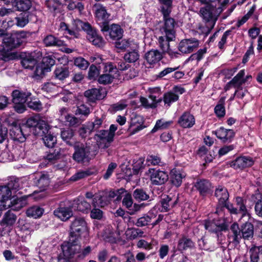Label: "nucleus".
Masks as SVG:
<instances>
[{"label":"nucleus","mask_w":262,"mask_h":262,"mask_svg":"<svg viewBox=\"0 0 262 262\" xmlns=\"http://www.w3.org/2000/svg\"><path fill=\"white\" fill-rule=\"evenodd\" d=\"M95 15L98 23L101 27V30L104 33L106 39L110 41L115 40V25H109L110 14L105 8L101 5L98 4L94 6Z\"/></svg>","instance_id":"nucleus-1"},{"label":"nucleus","mask_w":262,"mask_h":262,"mask_svg":"<svg viewBox=\"0 0 262 262\" xmlns=\"http://www.w3.org/2000/svg\"><path fill=\"white\" fill-rule=\"evenodd\" d=\"M85 197L88 199H92V204L94 207H103L107 205L115 197V191L105 190L94 195L91 192H88L85 193Z\"/></svg>","instance_id":"nucleus-2"},{"label":"nucleus","mask_w":262,"mask_h":262,"mask_svg":"<svg viewBox=\"0 0 262 262\" xmlns=\"http://www.w3.org/2000/svg\"><path fill=\"white\" fill-rule=\"evenodd\" d=\"M223 11L222 7L216 8L214 2H212L210 4H207L200 8V15L204 21L214 25Z\"/></svg>","instance_id":"nucleus-3"},{"label":"nucleus","mask_w":262,"mask_h":262,"mask_svg":"<svg viewBox=\"0 0 262 262\" xmlns=\"http://www.w3.org/2000/svg\"><path fill=\"white\" fill-rule=\"evenodd\" d=\"M61 249L63 258L67 260L78 258V255L81 250V245L79 239L69 237L67 242L61 245Z\"/></svg>","instance_id":"nucleus-4"},{"label":"nucleus","mask_w":262,"mask_h":262,"mask_svg":"<svg viewBox=\"0 0 262 262\" xmlns=\"http://www.w3.org/2000/svg\"><path fill=\"white\" fill-rule=\"evenodd\" d=\"M3 122L10 126V135L14 140L23 142L26 140V134L20 126L19 121L10 116L4 118Z\"/></svg>","instance_id":"nucleus-5"},{"label":"nucleus","mask_w":262,"mask_h":262,"mask_svg":"<svg viewBox=\"0 0 262 262\" xmlns=\"http://www.w3.org/2000/svg\"><path fill=\"white\" fill-rule=\"evenodd\" d=\"M11 194V190L7 185L0 186V202L5 203L3 206L5 208H11L13 210H18L23 207V203L20 199H14L7 204Z\"/></svg>","instance_id":"nucleus-6"},{"label":"nucleus","mask_w":262,"mask_h":262,"mask_svg":"<svg viewBox=\"0 0 262 262\" xmlns=\"http://www.w3.org/2000/svg\"><path fill=\"white\" fill-rule=\"evenodd\" d=\"M26 126L29 128H33L34 134L37 136H43L50 129V126L45 121L41 119L39 115H35L28 119Z\"/></svg>","instance_id":"nucleus-7"},{"label":"nucleus","mask_w":262,"mask_h":262,"mask_svg":"<svg viewBox=\"0 0 262 262\" xmlns=\"http://www.w3.org/2000/svg\"><path fill=\"white\" fill-rule=\"evenodd\" d=\"M115 135V125L112 124L110 131L102 130L96 134L94 139L99 148L108 147L113 141Z\"/></svg>","instance_id":"nucleus-8"},{"label":"nucleus","mask_w":262,"mask_h":262,"mask_svg":"<svg viewBox=\"0 0 262 262\" xmlns=\"http://www.w3.org/2000/svg\"><path fill=\"white\" fill-rule=\"evenodd\" d=\"M87 223L84 218L77 217L71 222L69 237L79 239L81 234L87 231Z\"/></svg>","instance_id":"nucleus-9"},{"label":"nucleus","mask_w":262,"mask_h":262,"mask_svg":"<svg viewBox=\"0 0 262 262\" xmlns=\"http://www.w3.org/2000/svg\"><path fill=\"white\" fill-rule=\"evenodd\" d=\"M164 24L161 27L160 31L162 35L165 36L169 40H174L176 37L175 27L177 23L175 20L169 17V15L163 16Z\"/></svg>","instance_id":"nucleus-10"},{"label":"nucleus","mask_w":262,"mask_h":262,"mask_svg":"<svg viewBox=\"0 0 262 262\" xmlns=\"http://www.w3.org/2000/svg\"><path fill=\"white\" fill-rule=\"evenodd\" d=\"M246 201L241 197L235 198L236 207H234L232 204H227L226 208L232 214H241L242 217L247 220L250 218V213L246 206Z\"/></svg>","instance_id":"nucleus-11"},{"label":"nucleus","mask_w":262,"mask_h":262,"mask_svg":"<svg viewBox=\"0 0 262 262\" xmlns=\"http://www.w3.org/2000/svg\"><path fill=\"white\" fill-rule=\"evenodd\" d=\"M73 145L75 152L73 155V158L75 161L82 162L91 159L90 146L80 142H76Z\"/></svg>","instance_id":"nucleus-12"},{"label":"nucleus","mask_w":262,"mask_h":262,"mask_svg":"<svg viewBox=\"0 0 262 262\" xmlns=\"http://www.w3.org/2000/svg\"><path fill=\"white\" fill-rule=\"evenodd\" d=\"M123 30L120 26L116 25V49L117 52H123L128 50L131 46L132 43H135L136 42L132 40L122 39Z\"/></svg>","instance_id":"nucleus-13"},{"label":"nucleus","mask_w":262,"mask_h":262,"mask_svg":"<svg viewBox=\"0 0 262 262\" xmlns=\"http://www.w3.org/2000/svg\"><path fill=\"white\" fill-rule=\"evenodd\" d=\"M199 46V42L195 38L182 40L178 46L180 52L184 54H189L195 50Z\"/></svg>","instance_id":"nucleus-14"},{"label":"nucleus","mask_w":262,"mask_h":262,"mask_svg":"<svg viewBox=\"0 0 262 262\" xmlns=\"http://www.w3.org/2000/svg\"><path fill=\"white\" fill-rule=\"evenodd\" d=\"M148 171L150 173V180L154 185H162L168 179V174L164 171L149 168Z\"/></svg>","instance_id":"nucleus-15"},{"label":"nucleus","mask_w":262,"mask_h":262,"mask_svg":"<svg viewBox=\"0 0 262 262\" xmlns=\"http://www.w3.org/2000/svg\"><path fill=\"white\" fill-rule=\"evenodd\" d=\"M215 196L218 200V207L216 210V213H217L220 207L221 208L224 207L226 208V205L229 204V203H227L229 198V193L225 187L222 186H219L215 189Z\"/></svg>","instance_id":"nucleus-16"},{"label":"nucleus","mask_w":262,"mask_h":262,"mask_svg":"<svg viewBox=\"0 0 262 262\" xmlns=\"http://www.w3.org/2000/svg\"><path fill=\"white\" fill-rule=\"evenodd\" d=\"M194 116L188 112H184L179 118L177 123L182 128L192 127L195 124Z\"/></svg>","instance_id":"nucleus-17"},{"label":"nucleus","mask_w":262,"mask_h":262,"mask_svg":"<svg viewBox=\"0 0 262 262\" xmlns=\"http://www.w3.org/2000/svg\"><path fill=\"white\" fill-rule=\"evenodd\" d=\"M254 164V160L251 157L248 156H243L237 158L233 161L231 166L234 169H243L247 167H250Z\"/></svg>","instance_id":"nucleus-18"},{"label":"nucleus","mask_w":262,"mask_h":262,"mask_svg":"<svg viewBox=\"0 0 262 262\" xmlns=\"http://www.w3.org/2000/svg\"><path fill=\"white\" fill-rule=\"evenodd\" d=\"M139 44L137 42L132 43L128 52L124 56V60L129 63L136 62L139 58Z\"/></svg>","instance_id":"nucleus-19"},{"label":"nucleus","mask_w":262,"mask_h":262,"mask_svg":"<svg viewBox=\"0 0 262 262\" xmlns=\"http://www.w3.org/2000/svg\"><path fill=\"white\" fill-rule=\"evenodd\" d=\"M28 23V15L26 13H21L15 17L14 19L8 20L7 22L8 27L16 25L19 28L24 27Z\"/></svg>","instance_id":"nucleus-20"},{"label":"nucleus","mask_w":262,"mask_h":262,"mask_svg":"<svg viewBox=\"0 0 262 262\" xmlns=\"http://www.w3.org/2000/svg\"><path fill=\"white\" fill-rule=\"evenodd\" d=\"M173 40H169L165 35L160 36L158 39L159 46L164 53H167L171 57H177L179 54L173 52L169 48V41Z\"/></svg>","instance_id":"nucleus-21"},{"label":"nucleus","mask_w":262,"mask_h":262,"mask_svg":"<svg viewBox=\"0 0 262 262\" xmlns=\"http://www.w3.org/2000/svg\"><path fill=\"white\" fill-rule=\"evenodd\" d=\"M54 214L62 221H67L73 216L72 208L70 207H60L54 211Z\"/></svg>","instance_id":"nucleus-22"},{"label":"nucleus","mask_w":262,"mask_h":262,"mask_svg":"<svg viewBox=\"0 0 262 262\" xmlns=\"http://www.w3.org/2000/svg\"><path fill=\"white\" fill-rule=\"evenodd\" d=\"M242 238L241 230L236 223H233L230 227L229 238L230 242L238 244Z\"/></svg>","instance_id":"nucleus-23"},{"label":"nucleus","mask_w":262,"mask_h":262,"mask_svg":"<svg viewBox=\"0 0 262 262\" xmlns=\"http://www.w3.org/2000/svg\"><path fill=\"white\" fill-rule=\"evenodd\" d=\"M87 31V39L95 46L100 47L103 46V40L96 31V30L91 28Z\"/></svg>","instance_id":"nucleus-24"},{"label":"nucleus","mask_w":262,"mask_h":262,"mask_svg":"<svg viewBox=\"0 0 262 262\" xmlns=\"http://www.w3.org/2000/svg\"><path fill=\"white\" fill-rule=\"evenodd\" d=\"M156 216L157 212L156 210H151L146 214L139 218L135 223V225L140 227L147 226L149 223L151 222L153 219L156 218Z\"/></svg>","instance_id":"nucleus-25"},{"label":"nucleus","mask_w":262,"mask_h":262,"mask_svg":"<svg viewBox=\"0 0 262 262\" xmlns=\"http://www.w3.org/2000/svg\"><path fill=\"white\" fill-rule=\"evenodd\" d=\"M106 92L103 88H93L84 92V96L87 98H104Z\"/></svg>","instance_id":"nucleus-26"},{"label":"nucleus","mask_w":262,"mask_h":262,"mask_svg":"<svg viewBox=\"0 0 262 262\" xmlns=\"http://www.w3.org/2000/svg\"><path fill=\"white\" fill-rule=\"evenodd\" d=\"M162 53L157 50H151L145 55V58L150 64L158 63L162 58Z\"/></svg>","instance_id":"nucleus-27"},{"label":"nucleus","mask_w":262,"mask_h":262,"mask_svg":"<svg viewBox=\"0 0 262 262\" xmlns=\"http://www.w3.org/2000/svg\"><path fill=\"white\" fill-rule=\"evenodd\" d=\"M216 137L222 140L223 142L231 141L234 136V132L232 129H227L220 127L215 132Z\"/></svg>","instance_id":"nucleus-28"},{"label":"nucleus","mask_w":262,"mask_h":262,"mask_svg":"<svg viewBox=\"0 0 262 262\" xmlns=\"http://www.w3.org/2000/svg\"><path fill=\"white\" fill-rule=\"evenodd\" d=\"M142 118L140 116H137L132 119L129 127V130L132 134H135L145 127L143 125Z\"/></svg>","instance_id":"nucleus-29"},{"label":"nucleus","mask_w":262,"mask_h":262,"mask_svg":"<svg viewBox=\"0 0 262 262\" xmlns=\"http://www.w3.org/2000/svg\"><path fill=\"white\" fill-rule=\"evenodd\" d=\"M43 43L47 47H61L64 45V41L53 35H48L43 39Z\"/></svg>","instance_id":"nucleus-30"},{"label":"nucleus","mask_w":262,"mask_h":262,"mask_svg":"<svg viewBox=\"0 0 262 262\" xmlns=\"http://www.w3.org/2000/svg\"><path fill=\"white\" fill-rule=\"evenodd\" d=\"M194 247V244L190 238L183 236L179 240L178 249L180 251L191 249Z\"/></svg>","instance_id":"nucleus-31"},{"label":"nucleus","mask_w":262,"mask_h":262,"mask_svg":"<svg viewBox=\"0 0 262 262\" xmlns=\"http://www.w3.org/2000/svg\"><path fill=\"white\" fill-rule=\"evenodd\" d=\"M245 72L244 70H241L238 74L227 84V86H233L234 88H239L244 83V76Z\"/></svg>","instance_id":"nucleus-32"},{"label":"nucleus","mask_w":262,"mask_h":262,"mask_svg":"<svg viewBox=\"0 0 262 262\" xmlns=\"http://www.w3.org/2000/svg\"><path fill=\"white\" fill-rule=\"evenodd\" d=\"M20 43L15 36H7L3 39V43L7 47V50H11L18 47Z\"/></svg>","instance_id":"nucleus-33"},{"label":"nucleus","mask_w":262,"mask_h":262,"mask_svg":"<svg viewBox=\"0 0 262 262\" xmlns=\"http://www.w3.org/2000/svg\"><path fill=\"white\" fill-rule=\"evenodd\" d=\"M249 253L251 261L258 262L259 255L262 254V246H256L255 244H252Z\"/></svg>","instance_id":"nucleus-34"},{"label":"nucleus","mask_w":262,"mask_h":262,"mask_svg":"<svg viewBox=\"0 0 262 262\" xmlns=\"http://www.w3.org/2000/svg\"><path fill=\"white\" fill-rule=\"evenodd\" d=\"M241 232L242 238L245 239H249L253 236V226L249 222H246L243 226H242Z\"/></svg>","instance_id":"nucleus-35"},{"label":"nucleus","mask_w":262,"mask_h":262,"mask_svg":"<svg viewBox=\"0 0 262 262\" xmlns=\"http://www.w3.org/2000/svg\"><path fill=\"white\" fill-rule=\"evenodd\" d=\"M252 200L255 202V210L259 216H262V194L256 192L252 196Z\"/></svg>","instance_id":"nucleus-36"},{"label":"nucleus","mask_w":262,"mask_h":262,"mask_svg":"<svg viewBox=\"0 0 262 262\" xmlns=\"http://www.w3.org/2000/svg\"><path fill=\"white\" fill-rule=\"evenodd\" d=\"M44 212V209L38 206H33L28 208L26 211L28 216L35 219L40 217Z\"/></svg>","instance_id":"nucleus-37"},{"label":"nucleus","mask_w":262,"mask_h":262,"mask_svg":"<svg viewBox=\"0 0 262 262\" xmlns=\"http://www.w3.org/2000/svg\"><path fill=\"white\" fill-rule=\"evenodd\" d=\"M28 99H10L13 102V107L16 112L22 113L26 110V104Z\"/></svg>","instance_id":"nucleus-38"},{"label":"nucleus","mask_w":262,"mask_h":262,"mask_svg":"<svg viewBox=\"0 0 262 262\" xmlns=\"http://www.w3.org/2000/svg\"><path fill=\"white\" fill-rule=\"evenodd\" d=\"M73 205H76L77 210L82 212L90 209L91 207L90 204L82 198L75 200Z\"/></svg>","instance_id":"nucleus-39"},{"label":"nucleus","mask_w":262,"mask_h":262,"mask_svg":"<svg viewBox=\"0 0 262 262\" xmlns=\"http://www.w3.org/2000/svg\"><path fill=\"white\" fill-rule=\"evenodd\" d=\"M195 187L202 195H204L210 187V183L206 180H201L196 182Z\"/></svg>","instance_id":"nucleus-40"},{"label":"nucleus","mask_w":262,"mask_h":262,"mask_svg":"<svg viewBox=\"0 0 262 262\" xmlns=\"http://www.w3.org/2000/svg\"><path fill=\"white\" fill-rule=\"evenodd\" d=\"M32 3L30 0H17L13 5L18 11H26L31 7Z\"/></svg>","instance_id":"nucleus-41"},{"label":"nucleus","mask_w":262,"mask_h":262,"mask_svg":"<svg viewBox=\"0 0 262 262\" xmlns=\"http://www.w3.org/2000/svg\"><path fill=\"white\" fill-rule=\"evenodd\" d=\"M160 4L162 5L161 7L162 13L163 16L169 15L171 12L172 0H159Z\"/></svg>","instance_id":"nucleus-42"},{"label":"nucleus","mask_w":262,"mask_h":262,"mask_svg":"<svg viewBox=\"0 0 262 262\" xmlns=\"http://www.w3.org/2000/svg\"><path fill=\"white\" fill-rule=\"evenodd\" d=\"M173 123L172 121H164L163 119L158 120L154 127L151 130V133H155L159 129L167 128Z\"/></svg>","instance_id":"nucleus-43"},{"label":"nucleus","mask_w":262,"mask_h":262,"mask_svg":"<svg viewBox=\"0 0 262 262\" xmlns=\"http://www.w3.org/2000/svg\"><path fill=\"white\" fill-rule=\"evenodd\" d=\"M60 149H55L50 150L45 156V159L49 162H53L55 160L59 159L60 157Z\"/></svg>","instance_id":"nucleus-44"},{"label":"nucleus","mask_w":262,"mask_h":262,"mask_svg":"<svg viewBox=\"0 0 262 262\" xmlns=\"http://www.w3.org/2000/svg\"><path fill=\"white\" fill-rule=\"evenodd\" d=\"M48 133L49 131L41 137L44 144L47 147H53L56 143V138L55 136Z\"/></svg>","instance_id":"nucleus-45"},{"label":"nucleus","mask_w":262,"mask_h":262,"mask_svg":"<svg viewBox=\"0 0 262 262\" xmlns=\"http://www.w3.org/2000/svg\"><path fill=\"white\" fill-rule=\"evenodd\" d=\"M161 211L162 212H167L168 211L170 208H172L175 203H172L171 202V199L168 196L166 195L164 196V197L162 199L161 201Z\"/></svg>","instance_id":"nucleus-46"},{"label":"nucleus","mask_w":262,"mask_h":262,"mask_svg":"<svg viewBox=\"0 0 262 262\" xmlns=\"http://www.w3.org/2000/svg\"><path fill=\"white\" fill-rule=\"evenodd\" d=\"M83 0H70L68 8L69 10H77L81 13L84 9V5L81 1Z\"/></svg>","instance_id":"nucleus-47"},{"label":"nucleus","mask_w":262,"mask_h":262,"mask_svg":"<svg viewBox=\"0 0 262 262\" xmlns=\"http://www.w3.org/2000/svg\"><path fill=\"white\" fill-rule=\"evenodd\" d=\"M206 52L207 49L206 48L200 49L195 53L191 54V56L186 60L185 62H188L190 61H193L195 60L200 61L203 58Z\"/></svg>","instance_id":"nucleus-48"},{"label":"nucleus","mask_w":262,"mask_h":262,"mask_svg":"<svg viewBox=\"0 0 262 262\" xmlns=\"http://www.w3.org/2000/svg\"><path fill=\"white\" fill-rule=\"evenodd\" d=\"M74 136V132L71 129L63 130L61 132V137L62 140L67 142L70 145H73V142H70V140Z\"/></svg>","instance_id":"nucleus-49"},{"label":"nucleus","mask_w":262,"mask_h":262,"mask_svg":"<svg viewBox=\"0 0 262 262\" xmlns=\"http://www.w3.org/2000/svg\"><path fill=\"white\" fill-rule=\"evenodd\" d=\"M54 74L56 78L59 80H63L68 77L69 72L66 68L59 67L56 69Z\"/></svg>","instance_id":"nucleus-50"},{"label":"nucleus","mask_w":262,"mask_h":262,"mask_svg":"<svg viewBox=\"0 0 262 262\" xmlns=\"http://www.w3.org/2000/svg\"><path fill=\"white\" fill-rule=\"evenodd\" d=\"M185 92V89L182 87L175 86L173 88V92H168L164 95L163 98H178L179 94H182Z\"/></svg>","instance_id":"nucleus-51"},{"label":"nucleus","mask_w":262,"mask_h":262,"mask_svg":"<svg viewBox=\"0 0 262 262\" xmlns=\"http://www.w3.org/2000/svg\"><path fill=\"white\" fill-rule=\"evenodd\" d=\"M134 198L137 201H144L149 199V195L142 189H136L133 193Z\"/></svg>","instance_id":"nucleus-52"},{"label":"nucleus","mask_w":262,"mask_h":262,"mask_svg":"<svg viewBox=\"0 0 262 262\" xmlns=\"http://www.w3.org/2000/svg\"><path fill=\"white\" fill-rule=\"evenodd\" d=\"M141 105L146 108H155L158 103L162 101V99H139Z\"/></svg>","instance_id":"nucleus-53"},{"label":"nucleus","mask_w":262,"mask_h":262,"mask_svg":"<svg viewBox=\"0 0 262 262\" xmlns=\"http://www.w3.org/2000/svg\"><path fill=\"white\" fill-rule=\"evenodd\" d=\"M185 176L181 173L180 171L175 170L172 172L171 180L172 184L177 187L180 186L182 182V179Z\"/></svg>","instance_id":"nucleus-54"},{"label":"nucleus","mask_w":262,"mask_h":262,"mask_svg":"<svg viewBox=\"0 0 262 262\" xmlns=\"http://www.w3.org/2000/svg\"><path fill=\"white\" fill-rule=\"evenodd\" d=\"M31 57L24 58L21 60V64L25 69H32L36 64V60Z\"/></svg>","instance_id":"nucleus-55"},{"label":"nucleus","mask_w":262,"mask_h":262,"mask_svg":"<svg viewBox=\"0 0 262 262\" xmlns=\"http://www.w3.org/2000/svg\"><path fill=\"white\" fill-rule=\"evenodd\" d=\"M92 174V172L89 170L80 171L72 176L70 180L72 181H77Z\"/></svg>","instance_id":"nucleus-56"},{"label":"nucleus","mask_w":262,"mask_h":262,"mask_svg":"<svg viewBox=\"0 0 262 262\" xmlns=\"http://www.w3.org/2000/svg\"><path fill=\"white\" fill-rule=\"evenodd\" d=\"M16 216L11 211H8L5 214L3 218V222L7 225H12L16 221Z\"/></svg>","instance_id":"nucleus-57"},{"label":"nucleus","mask_w":262,"mask_h":262,"mask_svg":"<svg viewBox=\"0 0 262 262\" xmlns=\"http://www.w3.org/2000/svg\"><path fill=\"white\" fill-rule=\"evenodd\" d=\"M37 181V186L41 189V191L44 190L50 183L48 177L45 174L41 175Z\"/></svg>","instance_id":"nucleus-58"},{"label":"nucleus","mask_w":262,"mask_h":262,"mask_svg":"<svg viewBox=\"0 0 262 262\" xmlns=\"http://www.w3.org/2000/svg\"><path fill=\"white\" fill-rule=\"evenodd\" d=\"M136 246L138 248L143 249L146 250H150L153 248L152 241L148 242L144 239H140L137 243Z\"/></svg>","instance_id":"nucleus-59"},{"label":"nucleus","mask_w":262,"mask_h":262,"mask_svg":"<svg viewBox=\"0 0 262 262\" xmlns=\"http://www.w3.org/2000/svg\"><path fill=\"white\" fill-rule=\"evenodd\" d=\"M46 68L48 72L51 71V68L54 65L55 60L50 56L43 57L42 61L40 62Z\"/></svg>","instance_id":"nucleus-60"},{"label":"nucleus","mask_w":262,"mask_h":262,"mask_svg":"<svg viewBox=\"0 0 262 262\" xmlns=\"http://www.w3.org/2000/svg\"><path fill=\"white\" fill-rule=\"evenodd\" d=\"M121 171L125 176H130L132 174L131 166L129 165V162L127 160H123L122 163L119 166Z\"/></svg>","instance_id":"nucleus-61"},{"label":"nucleus","mask_w":262,"mask_h":262,"mask_svg":"<svg viewBox=\"0 0 262 262\" xmlns=\"http://www.w3.org/2000/svg\"><path fill=\"white\" fill-rule=\"evenodd\" d=\"M31 95V93L28 91H20L15 90L12 93V98H28Z\"/></svg>","instance_id":"nucleus-62"},{"label":"nucleus","mask_w":262,"mask_h":262,"mask_svg":"<svg viewBox=\"0 0 262 262\" xmlns=\"http://www.w3.org/2000/svg\"><path fill=\"white\" fill-rule=\"evenodd\" d=\"M47 72H49L48 70H46V69L43 65L39 63L36 66L35 70L34 71V76L36 78H41L42 77L45 73Z\"/></svg>","instance_id":"nucleus-63"},{"label":"nucleus","mask_w":262,"mask_h":262,"mask_svg":"<svg viewBox=\"0 0 262 262\" xmlns=\"http://www.w3.org/2000/svg\"><path fill=\"white\" fill-rule=\"evenodd\" d=\"M74 64L82 70H85L88 67L89 62L84 58L79 57L75 59Z\"/></svg>","instance_id":"nucleus-64"}]
</instances>
